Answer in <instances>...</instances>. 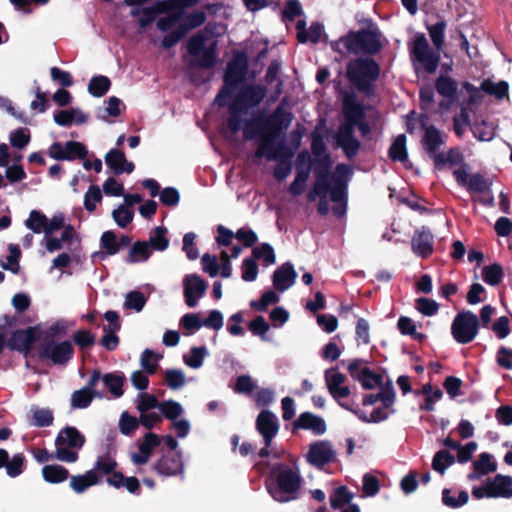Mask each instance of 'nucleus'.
<instances>
[{"label":"nucleus","mask_w":512,"mask_h":512,"mask_svg":"<svg viewBox=\"0 0 512 512\" xmlns=\"http://www.w3.org/2000/svg\"><path fill=\"white\" fill-rule=\"evenodd\" d=\"M159 410L166 419L172 421L178 419L183 413L181 404L174 400H166L161 402L159 405Z\"/></svg>","instance_id":"54"},{"label":"nucleus","mask_w":512,"mask_h":512,"mask_svg":"<svg viewBox=\"0 0 512 512\" xmlns=\"http://www.w3.org/2000/svg\"><path fill=\"white\" fill-rule=\"evenodd\" d=\"M41 472L43 479L50 484L62 483L70 477L69 470L59 464L45 465Z\"/></svg>","instance_id":"30"},{"label":"nucleus","mask_w":512,"mask_h":512,"mask_svg":"<svg viewBox=\"0 0 512 512\" xmlns=\"http://www.w3.org/2000/svg\"><path fill=\"white\" fill-rule=\"evenodd\" d=\"M70 487L75 493H83L89 487L100 482L99 475L95 471L89 470L83 475L70 476Z\"/></svg>","instance_id":"29"},{"label":"nucleus","mask_w":512,"mask_h":512,"mask_svg":"<svg viewBox=\"0 0 512 512\" xmlns=\"http://www.w3.org/2000/svg\"><path fill=\"white\" fill-rule=\"evenodd\" d=\"M106 482L116 489L126 488L129 493L134 495H140L141 493L139 480L134 476L126 477L122 472L113 473L106 478Z\"/></svg>","instance_id":"27"},{"label":"nucleus","mask_w":512,"mask_h":512,"mask_svg":"<svg viewBox=\"0 0 512 512\" xmlns=\"http://www.w3.org/2000/svg\"><path fill=\"white\" fill-rule=\"evenodd\" d=\"M199 0H166L159 4V12L166 13L180 21L185 16V9L198 4Z\"/></svg>","instance_id":"28"},{"label":"nucleus","mask_w":512,"mask_h":512,"mask_svg":"<svg viewBox=\"0 0 512 512\" xmlns=\"http://www.w3.org/2000/svg\"><path fill=\"white\" fill-rule=\"evenodd\" d=\"M74 354L75 350L70 341H56L48 337L38 345L36 350L38 360L59 367H65Z\"/></svg>","instance_id":"11"},{"label":"nucleus","mask_w":512,"mask_h":512,"mask_svg":"<svg viewBox=\"0 0 512 512\" xmlns=\"http://www.w3.org/2000/svg\"><path fill=\"white\" fill-rule=\"evenodd\" d=\"M300 474L286 463L272 466L265 485L270 496L277 502L286 503L296 500L301 489Z\"/></svg>","instance_id":"4"},{"label":"nucleus","mask_w":512,"mask_h":512,"mask_svg":"<svg viewBox=\"0 0 512 512\" xmlns=\"http://www.w3.org/2000/svg\"><path fill=\"white\" fill-rule=\"evenodd\" d=\"M504 277L503 267L498 263L484 266L482 269V279L490 286H497Z\"/></svg>","instance_id":"41"},{"label":"nucleus","mask_w":512,"mask_h":512,"mask_svg":"<svg viewBox=\"0 0 512 512\" xmlns=\"http://www.w3.org/2000/svg\"><path fill=\"white\" fill-rule=\"evenodd\" d=\"M279 302V296L273 290H268L262 294L260 299L250 302V306L259 312H265L269 305Z\"/></svg>","instance_id":"57"},{"label":"nucleus","mask_w":512,"mask_h":512,"mask_svg":"<svg viewBox=\"0 0 512 512\" xmlns=\"http://www.w3.org/2000/svg\"><path fill=\"white\" fill-rule=\"evenodd\" d=\"M207 19L204 11H194L185 16L184 22L179 24L182 30L187 34L190 30L200 27Z\"/></svg>","instance_id":"52"},{"label":"nucleus","mask_w":512,"mask_h":512,"mask_svg":"<svg viewBox=\"0 0 512 512\" xmlns=\"http://www.w3.org/2000/svg\"><path fill=\"white\" fill-rule=\"evenodd\" d=\"M297 272L290 262L283 263L272 275V283L277 291L284 292L294 285Z\"/></svg>","instance_id":"24"},{"label":"nucleus","mask_w":512,"mask_h":512,"mask_svg":"<svg viewBox=\"0 0 512 512\" xmlns=\"http://www.w3.org/2000/svg\"><path fill=\"white\" fill-rule=\"evenodd\" d=\"M139 424V419L125 411L120 416L119 431L123 435L131 436L138 429Z\"/></svg>","instance_id":"59"},{"label":"nucleus","mask_w":512,"mask_h":512,"mask_svg":"<svg viewBox=\"0 0 512 512\" xmlns=\"http://www.w3.org/2000/svg\"><path fill=\"white\" fill-rule=\"evenodd\" d=\"M380 72V65L371 57H357L346 67L349 82L367 98L375 95V82Z\"/></svg>","instance_id":"6"},{"label":"nucleus","mask_w":512,"mask_h":512,"mask_svg":"<svg viewBox=\"0 0 512 512\" xmlns=\"http://www.w3.org/2000/svg\"><path fill=\"white\" fill-rule=\"evenodd\" d=\"M159 358H161L160 355L155 354L150 349H145L142 352L141 358H140L141 367L144 369V371L147 374L152 375V374L156 373V371H157V368H158L157 360Z\"/></svg>","instance_id":"61"},{"label":"nucleus","mask_w":512,"mask_h":512,"mask_svg":"<svg viewBox=\"0 0 512 512\" xmlns=\"http://www.w3.org/2000/svg\"><path fill=\"white\" fill-rule=\"evenodd\" d=\"M85 442V436L76 427L62 428L55 439L54 458L66 463L76 462L79 458L78 451L82 449Z\"/></svg>","instance_id":"10"},{"label":"nucleus","mask_w":512,"mask_h":512,"mask_svg":"<svg viewBox=\"0 0 512 512\" xmlns=\"http://www.w3.org/2000/svg\"><path fill=\"white\" fill-rule=\"evenodd\" d=\"M104 159L106 165L116 176L121 175L122 173L130 174L135 169L134 163L126 159L125 153L116 148L109 150Z\"/></svg>","instance_id":"22"},{"label":"nucleus","mask_w":512,"mask_h":512,"mask_svg":"<svg viewBox=\"0 0 512 512\" xmlns=\"http://www.w3.org/2000/svg\"><path fill=\"white\" fill-rule=\"evenodd\" d=\"M100 245L107 255H115L119 252L118 238L112 230L103 232L100 238Z\"/></svg>","instance_id":"53"},{"label":"nucleus","mask_w":512,"mask_h":512,"mask_svg":"<svg viewBox=\"0 0 512 512\" xmlns=\"http://www.w3.org/2000/svg\"><path fill=\"white\" fill-rule=\"evenodd\" d=\"M332 159L330 155L314 157L312 162L315 181L309 190V198L313 199V194H324L330 191V200L340 202L345 199L347 190V178L352 174L351 168L346 164H338L335 173L330 172Z\"/></svg>","instance_id":"1"},{"label":"nucleus","mask_w":512,"mask_h":512,"mask_svg":"<svg viewBox=\"0 0 512 512\" xmlns=\"http://www.w3.org/2000/svg\"><path fill=\"white\" fill-rule=\"evenodd\" d=\"M469 500V494L465 490L453 491L450 488L442 490V503L444 506L457 509L464 506Z\"/></svg>","instance_id":"32"},{"label":"nucleus","mask_w":512,"mask_h":512,"mask_svg":"<svg viewBox=\"0 0 512 512\" xmlns=\"http://www.w3.org/2000/svg\"><path fill=\"white\" fill-rule=\"evenodd\" d=\"M96 396H100L97 392H91L88 389H79L71 395V407L74 409H85L90 406Z\"/></svg>","instance_id":"44"},{"label":"nucleus","mask_w":512,"mask_h":512,"mask_svg":"<svg viewBox=\"0 0 512 512\" xmlns=\"http://www.w3.org/2000/svg\"><path fill=\"white\" fill-rule=\"evenodd\" d=\"M151 256V248L146 241H136L130 248L124 261L128 264L144 262Z\"/></svg>","instance_id":"33"},{"label":"nucleus","mask_w":512,"mask_h":512,"mask_svg":"<svg viewBox=\"0 0 512 512\" xmlns=\"http://www.w3.org/2000/svg\"><path fill=\"white\" fill-rule=\"evenodd\" d=\"M65 161H73L76 159L84 160L88 155L86 146L78 141H67L65 143Z\"/></svg>","instance_id":"47"},{"label":"nucleus","mask_w":512,"mask_h":512,"mask_svg":"<svg viewBox=\"0 0 512 512\" xmlns=\"http://www.w3.org/2000/svg\"><path fill=\"white\" fill-rule=\"evenodd\" d=\"M48 224V218L45 214L38 210H32L27 220H25V226L36 234L44 232L46 234V226Z\"/></svg>","instance_id":"45"},{"label":"nucleus","mask_w":512,"mask_h":512,"mask_svg":"<svg viewBox=\"0 0 512 512\" xmlns=\"http://www.w3.org/2000/svg\"><path fill=\"white\" fill-rule=\"evenodd\" d=\"M26 458L23 453H16L13 457L7 461L6 473L9 477L15 478L21 475L24 471Z\"/></svg>","instance_id":"51"},{"label":"nucleus","mask_w":512,"mask_h":512,"mask_svg":"<svg viewBox=\"0 0 512 512\" xmlns=\"http://www.w3.org/2000/svg\"><path fill=\"white\" fill-rule=\"evenodd\" d=\"M30 140L31 135L27 128H18L10 133V143L17 149L25 148Z\"/></svg>","instance_id":"63"},{"label":"nucleus","mask_w":512,"mask_h":512,"mask_svg":"<svg viewBox=\"0 0 512 512\" xmlns=\"http://www.w3.org/2000/svg\"><path fill=\"white\" fill-rule=\"evenodd\" d=\"M421 126L424 128L421 145L429 158L433 160L435 170L441 171L447 165L456 166L464 163V156L458 147H451L447 152H439L441 146L445 144V140L438 128L434 125L426 126L424 121Z\"/></svg>","instance_id":"5"},{"label":"nucleus","mask_w":512,"mask_h":512,"mask_svg":"<svg viewBox=\"0 0 512 512\" xmlns=\"http://www.w3.org/2000/svg\"><path fill=\"white\" fill-rule=\"evenodd\" d=\"M180 325L187 331V334H193L196 330H199L203 326L199 314L187 313L182 316Z\"/></svg>","instance_id":"64"},{"label":"nucleus","mask_w":512,"mask_h":512,"mask_svg":"<svg viewBox=\"0 0 512 512\" xmlns=\"http://www.w3.org/2000/svg\"><path fill=\"white\" fill-rule=\"evenodd\" d=\"M389 158L394 162H401L405 165L408 161V152L406 148V136L399 135L391 144L388 151Z\"/></svg>","instance_id":"35"},{"label":"nucleus","mask_w":512,"mask_h":512,"mask_svg":"<svg viewBox=\"0 0 512 512\" xmlns=\"http://www.w3.org/2000/svg\"><path fill=\"white\" fill-rule=\"evenodd\" d=\"M165 384L172 390H178L186 383L184 373L179 369H168L164 375Z\"/></svg>","instance_id":"58"},{"label":"nucleus","mask_w":512,"mask_h":512,"mask_svg":"<svg viewBox=\"0 0 512 512\" xmlns=\"http://www.w3.org/2000/svg\"><path fill=\"white\" fill-rule=\"evenodd\" d=\"M323 32V25L319 22H313L307 31L297 32V40L300 43L308 41L318 43Z\"/></svg>","instance_id":"50"},{"label":"nucleus","mask_w":512,"mask_h":512,"mask_svg":"<svg viewBox=\"0 0 512 512\" xmlns=\"http://www.w3.org/2000/svg\"><path fill=\"white\" fill-rule=\"evenodd\" d=\"M480 89L486 94L494 96L496 99H503L508 95L509 85L506 81L494 83L490 79H484L481 83Z\"/></svg>","instance_id":"39"},{"label":"nucleus","mask_w":512,"mask_h":512,"mask_svg":"<svg viewBox=\"0 0 512 512\" xmlns=\"http://www.w3.org/2000/svg\"><path fill=\"white\" fill-rule=\"evenodd\" d=\"M473 468L479 475H487L497 470V464L491 461V455L483 452L478 459L473 462Z\"/></svg>","instance_id":"49"},{"label":"nucleus","mask_w":512,"mask_h":512,"mask_svg":"<svg viewBox=\"0 0 512 512\" xmlns=\"http://www.w3.org/2000/svg\"><path fill=\"white\" fill-rule=\"evenodd\" d=\"M256 430L263 437L264 444L271 446L279 431V422L276 415L269 410L261 411L256 419Z\"/></svg>","instance_id":"20"},{"label":"nucleus","mask_w":512,"mask_h":512,"mask_svg":"<svg viewBox=\"0 0 512 512\" xmlns=\"http://www.w3.org/2000/svg\"><path fill=\"white\" fill-rule=\"evenodd\" d=\"M111 88V80L104 75L93 76L88 84V92L96 98L103 97Z\"/></svg>","instance_id":"38"},{"label":"nucleus","mask_w":512,"mask_h":512,"mask_svg":"<svg viewBox=\"0 0 512 512\" xmlns=\"http://www.w3.org/2000/svg\"><path fill=\"white\" fill-rule=\"evenodd\" d=\"M344 122L340 125L336 137L337 145L348 159L357 156L361 142L354 136L356 124L365 118V107L357 101L353 92L346 93L342 100Z\"/></svg>","instance_id":"3"},{"label":"nucleus","mask_w":512,"mask_h":512,"mask_svg":"<svg viewBox=\"0 0 512 512\" xmlns=\"http://www.w3.org/2000/svg\"><path fill=\"white\" fill-rule=\"evenodd\" d=\"M183 295L188 307L194 308L205 295L208 284L197 274H187L183 278Z\"/></svg>","instance_id":"18"},{"label":"nucleus","mask_w":512,"mask_h":512,"mask_svg":"<svg viewBox=\"0 0 512 512\" xmlns=\"http://www.w3.org/2000/svg\"><path fill=\"white\" fill-rule=\"evenodd\" d=\"M381 33L376 25L368 29H360L357 31H349L342 36L338 42L332 44L334 51L340 52L339 43L343 44L345 49L354 55L366 54L376 55L382 50Z\"/></svg>","instance_id":"7"},{"label":"nucleus","mask_w":512,"mask_h":512,"mask_svg":"<svg viewBox=\"0 0 512 512\" xmlns=\"http://www.w3.org/2000/svg\"><path fill=\"white\" fill-rule=\"evenodd\" d=\"M41 334L42 331L39 325L17 329L11 333L6 346L12 351L23 354L25 358L33 357V346L40 340Z\"/></svg>","instance_id":"14"},{"label":"nucleus","mask_w":512,"mask_h":512,"mask_svg":"<svg viewBox=\"0 0 512 512\" xmlns=\"http://www.w3.org/2000/svg\"><path fill=\"white\" fill-rule=\"evenodd\" d=\"M126 378L122 372L106 373L102 376V381L109 392L116 398L124 394L123 385Z\"/></svg>","instance_id":"34"},{"label":"nucleus","mask_w":512,"mask_h":512,"mask_svg":"<svg viewBox=\"0 0 512 512\" xmlns=\"http://www.w3.org/2000/svg\"><path fill=\"white\" fill-rule=\"evenodd\" d=\"M252 258L262 260L265 266L273 265L276 262V255L273 247L269 243H262L252 249Z\"/></svg>","instance_id":"46"},{"label":"nucleus","mask_w":512,"mask_h":512,"mask_svg":"<svg viewBox=\"0 0 512 512\" xmlns=\"http://www.w3.org/2000/svg\"><path fill=\"white\" fill-rule=\"evenodd\" d=\"M335 457L336 453L327 440H317L311 443L306 456L307 462L319 469L333 462Z\"/></svg>","instance_id":"17"},{"label":"nucleus","mask_w":512,"mask_h":512,"mask_svg":"<svg viewBox=\"0 0 512 512\" xmlns=\"http://www.w3.org/2000/svg\"><path fill=\"white\" fill-rule=\"evenodd\" d=\"M437 93L444 98L439 103L441 109H448L458 100V82L449 75L440 74L434 84Z\"/></svg>","instance_id":"19"},{"label":"nucleus","mask_w":512,"mask_h":512,"mask_svg":"<svg viewBox=\"0 0 512 512\" xmlns=\"http://www.w3.org/2000/svg\"><path fill=\"white\" fill-rule=\"evenodd\" d=\"M467 189L477 193L490 192L491 183L482 174L474 173L469 177Z\"/></svg>","instance_id":"56"},{"label":"nucleus","mask_w":512,"mask_h":512,"mask_svg":"<svg viewBox=\"0 0 512 512\" xmlns=\"http://www.w3.org/2000/svg\"><path fill=\"white\" fill-rule=\"evenodd\" d=\"M433 242L434 237L431 230L426 226H422L415 230L411 239L412 251L417 256L426 259L433 253Z\"/></svg>","instance_id":"21"},{"label":"nucleus","mask_w":512,"mask_h":512,"mask_svg":"<svg viewBox=\"0 0 512 512\" xmlns=\"http://www.w3.org/2000/svg\"><path fill=\"white\" fill-rule=\"evenodd\" d=\"M207 37L198 32L187 41V51L191 56L197 57L191 61V66H197L201 69H211L217 62V43L213 42L208 47L205 46Z\"/></svg>","instance_id":"12"},{"label":"nucleus","mask_w":512,"mask_h":512,"mask_svg":"<svg viewBox=\"0 0 512 512\" xmlns=\"http://www.w3.org/2000/svg\"><path fill=\"white\" fill-rule=\"evenodd\" d=\"M161 439L160 437L152 432L145 434L144 440L139 444V452L133 453L131 456V460L135 465H144L146 464L153 450L160 445Z\"/></svg>","instance_id":"25"},{"label":"nucleus","mask_w":512,"mask_h":512,"mask_svg":"<svg viewBox=\"0 0 512 512\" xmlns=\"http://www.w3.org/2000/svg\"><path fill=\"white\" fill-rule=\"evenodd\" d=\"M303 429L309 430L314 435H322L327 430L325 420L312 412H303L293 422V431Z\"/></svg>","instance_id":"23"},{"label":"nucleus","mask_w":512,"mask_h":512,"mask_svg":"<svg viewBox=\"0 0 512 512\" xmlns=\"http://www.w3.org/2000/svg\"><path fill=\"white\" fill-rule=\"evenodd\" d=\"M168 230L164 226H158L153 230L147 242L149 247L156 251H164L169 247V239L167 237Z\"/></svg>","instance_id":"42"},{"label":"nucleus","mask_w":512,"mask_h":512,"mask_svg":"<svg viewBox=\"0 0 512 512\" xmlns=\"http://www.w3.org/2000/svg\"><path fill=\"white\" fill-rule=\"evenodd\" d=\"M489 487V498H510L512 497V477L497 474L492 480L487 481Z\"/></svg>","instance_id":"26"},{"label":"nucleus","mask_w":512,"mask_h":512,"mask_svg":"<svg viewBox=\"0 0 512 512\" xmlns=\"http://www.w3.org/2000/svg\"><path fill=\"white\" fill-rule=\"evenodd\" d=\"M73 342L81 351L90 349L95 344V335L86 329H81L73 334Z\"/></svg>","instance_id":"55"},{"label":"nucleus","mask_w":512,"mask_h":512,"mask_svg":"<svg viewBox=\"0 0 512 512\" xmlns=\"http://www.w3.org/2000/svg\"><path fill=\"white\" fill-rule=\"evenodd\" d=\"M117 466V461L110 455V453H106L98 456L92 471H95L97 475L101 474L109 477L113 473L117 472L115 470Z\"/></svg>","instance_id":"40"},{"label":"nucleus","mask_w":512,"mask_h":512,"mask_svg":"<svg viewBox=\"0 0 512 512\" xmlns=\"http://www.w3.org/2000/svg\"><path fill=\"white\" fill-rule=\"evenodd\" d=\"M248 58L245 52L237 51L228 62L223 76V86L216 95L215 101L224 106L225 97H230L237 87L244 83L248 72Z\"/></svg>","instance_id":"8"},{"label":"nucleus","mask_w":512,"mask_h":512,"mask_svg":"<svg viewBox=\"0 0 512 512\" xmlns=\"http://www.w3.org/2000/svg\"><path fill=\"white\" fill-rule=\"evenodd\" d=\"M456 461L454 455H452L448 450L442 449L437 451L432 459V469L439 473L440 475H444L447 468L453 465Z\"/></svg>","instance_id":"36"},{"label":"nucleus","mask_w":512,"mask_h":512,"mask_svg":"<svg viewBox=\"0 0 512 512\" xmlns=\"http://www.w3.org/2000/svg\"><path fill=\"white\" fill-rule=\"evenodd\" d=\"M294 156V152L283 141L279 142L276 146L274 143L268 144L263 157L273 161H290Z\"/></svg>","instance_id":"31"},{"label":"nucleus","mask_w":512,"mask_h":512,"mask_svg":"<svg viewBox=\"0 0 512 512\" xmlns=\"http://www.w3.org/2000/svg\"><path fill=\"white\" fill-rule=\"evenodd\" d=\"M479 318L470 310L457 313L451 324V334L454 340L462 345L471 343L478 335Z\"/></svg>","instance_id":"13"},{"label":"nucleus","mask_w":512,"mask_h":512,"mask_svg":"<svg viewBox=\"0 0 512 512\" xmlns=\"http://www.w3.org/2000/svg\"><path fill=\"white\" fill-rule=\"evenodd\" d=\"M354 495L351 493L347 486H339L330 495V505L334 510L340 509L345 505L352 504L351 501Z\"/></svg>","instance_id":"43"},{"label":"nucleus","mask_w":512,"mask_h":512,"mask_svg":"<svg viewBox=\"0 0 512 512\" xmlns=\"http://www.w3.org/2000/svg\"><path fill=\"white\" fill-rule=\"evenodd\" d=\"M246 113L243 109L237 107V105L231 104L229 106V117L227 119V127L232 134H237L245 120L242 119L241 114Z\"/></svg>","instance_id":"48"},{"label":"nucleus","mask_w":512,"mask_h":512,"mask_svg":"<svg viewBox=\"0 0 512 512\" xmlns=\"http://www.w3.org/2000/svg\"><path fill=\"white\" fill-rule=\"evenodd\" d=\"M447 24L444 20H440L435 24H426V29L434 48L430 47L425 34H416L413 42L409 45L410 58L415 65L420 64L424 71L428 74H434L439 66L441 55L445 45V30Z\"/></svg>","instance_id":"2"},{"label":"nucleus","mask_w":512,"mask_h":512,"mask_svg":"<svg viewBox=\"0 0 512 512\" xmlns=\"http://www.w3.org/2000/svg\"><path fill=\"white\" fill-rule=\"evenodd\" d=\"M157 475L162 477L183 476L184 462L182 452L168 451L155 461L151 467Z\"/></svg>","instance_id":"15"},{"label":"nucleus","mask_w":512,"mask_h":512,"mask_svg":"<svg viewBox=\"0 0 512 512\" xmlns=\"http://www.w3.org/2000/svg\"><path fill=\"white\" fill-rule=\"evenodd\" d=\"M264 115L261 114L254 120H245V126L243 128V137L245 140H252L259 138L262 141Z\"/></svg>","instance_id":"37"},{"label":"nucleus","mask_w":512,"mask_h":512,"mask_svg":"<svg viewBox=\"0 0 512 512\" xmlns=\"http://www.w3.org/2000/svg\"><path fill=\"white\" fill-rule=\"evenodd\" d=\"M267 89L260 84H245L240 87L232 104L247 112L248 109L257 107L265 98Z\"/></svg>","instance_id":"16"},{"label":"nucleus","mask_w":512,"mask_h":512,"mask_svg":"<svg viewBox=\"0 0 512 512\" xmlns=\"http://www.w3.org/2000/svg\"><path fill=\"white\" fill-rule=\"evenodd\" d=\"M292 120L293 114L283 109L282 105L277 106L268 117H264V133L262 135V141L259 142L255 151V157L262 158L268 144L275 143L282 131L290 126Z\"/></svg>","instance_id":"9"},{"label":"nucleus","mask_w":512,"mask_h":512,"mask_svg":"<svg viewBox=\"0 0 512 512\" xmlns=\"http://www.w3.org/2000/svg\"><path fill=\"white\" fill-rule=\"evenodd\" d=\"M112 217L119 227L125 228L132 222L134 211L125 205H120L117 209L113 210Z\"/></svg>","instance_id":"62"},{"label":"nucleus","mask_w":512,"mask_h":512,"mask_svg":"<svg viewBox=\"0 0 512 512\" xmlns=\"http://www.w3.org/2000/svg\"><path fill=\"white\" fill-rule=\"evenodd\" d=\"M207 355V348L205 346L192 347L190 350V356H184V363L193 368H200L203 364L204 358Z\"/></svg>","instance_id":"60"}]
</instances>
